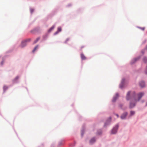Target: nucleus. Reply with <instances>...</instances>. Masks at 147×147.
Returning a JSON list of instances; mask_svg holds the SVG:
<instances>
[{
    "mask_svg": "<svg viewBox=\"0 0 147 147\" xmlns=\"http://www.w3.org/2000/svg\"><path fill=\"white\" fill-rule=\"evenodd\" d=\"M121 106H122V105H119V106H120V107L121 108Z\"/></svg>",
    "mask_w": 147,
    "mask_h": 147,
    "instance_id": "25",
    "label": "nucleus"
},
{
    "mask_svg": "<svg viewBox=\"0 0 147 147\" xmlns=\"http://www.w3.org/2000/svg\"><path fill=\"white\" fill-rule=\"evenodd\" d=\"M61 28L60 27H59L58 28V30H57V31L56 33H55V34H57L59 32H61Z\"/></svg>",
    "mask_w": 147,
    "mask_h": 147,
    "instance_id": "9",
    "label": "nucleus"
},
{
    "mask_svg": "<svg viewBox=\"0 0 147 147\" xmlns=\"http://www.w3.org/2000/svg\"><path fill=\"white\" fill-rule=\"evenodd\" d=\"M30 40V39H28L22 41L21 45V47L22 48L24 47L26 45V42Z\"/></svg>",
    "mask_w": 147,
    "mask_h": 147,
    "instance_id": "2",
    "label": "nucleus"
},
{
    "mask_svg": "<svg viewBox=\"0 0 147 147\" xmlns=\"http://www.w3.org/2000/svg\"><path fill=\"white\" fill-rule=\"evenodd\" d=\"M119 97V94L118 93H116L115 95V96L113 98L112 100V101L113 102H115L117 99V98Z\"/></svg>",
    "mask_w": 147,
    "mask_h": 147,
    "instance_id": "5",
    "label": "nucleus"
},
{
    "mask_svg": "<svg viewBox=\"0 0 147 147\" xmlns=\"http://www.w3.org/2000/svg\"><path fill=\"white\" fill-rule=\"evenodd\" d=\"M111 118H109V119L108 121H107V122L106 123H105V126H106L107 124V123H108V124L111 121Z\"/></svg>",
    "mask_w": 147,
    "mask_h": 147,
    "instance_id": "10",
    "label": "nucleus"
},
{
    "mask_svg": "<svg viewBox=\"0 0 147 147\" xmlns=\"http://www.w3.org/2000/svg\"><path fill=\"white\" fill-rule=\"evenodd\" d=\"M124 81V79H123L122 80V82H121V84L120 85V87L121 88H122L123 87V86L122 85H121V84H123V82Z\"/></svg>",
    "mask_w": 147,
    "mask_h": 147,
    "instance_id": "12",
    "label": "nucleus"
},
{
    "mask_svg": "<svg viewBox=\"0 0 147 147\" xmlns=\"http://www.w3.org/2000/svg\"><path fill=\"white\" fill-rule=\"evenodd\" d=\"M38 48V46H36L34 49L32 51L33 52H34Z\"/></svg>",
    "mask_w": 147,
    "mask_h": 147,
    "instance_id": "15",
    "label": "nucleus"
},
{
    "mask_svg": "<svg viewBox=\"0 0 147 147\" xmlns=\"http://www.w3.org/2000/svg\"><path fill=\"white\" fill-rule=\"evenodd\" d=\"M134 60L135 61H136L137 60V59H135Z\"/></svg>",
    "mask_w": 147,
    "mask_h": 147,
    "instance_id": "24",
    "label": "nucleus"
},
{
    "mask_svg": "<svg viewBox=\"0 0 147 147\" xmlns=\"http://www.w3.org/2000/svg\"><path fill=\"white\" fill-rule=\"evenodd\" d=\"M116 115L117 116V117H119V115H118V114H116Z\"/></svg>",
    "mask_w": 147,
    "mask_h": 147,
    "instance_id": "23",
    "label": "nucleus"
},
{
    "mask_svg": "<svg viewBox=\"0 0 147 147\" xmlns=\"http://www.w3.org/2000/svg\"><path fill=\"white\" fill-rule=\"evenodd\" d=\"M140 28L141 29V30H144V27H143V28Z\"/></svg>",
    "mask_w": 147,
    "mask_h": 147,
    "instance_id": "21",
    "label": "nucleus"
},
{
    "mask_svg": "<svg viewBox=\"0 0 147 147\" xmlns=\"http://www.w3.org/2000/svg\"><path fill=\"white\" fill-rule=\"evenodd\" d=\"M118 127V125H116L115 127L112 129L111 131V133L112 134H115L116 133Z\"/></svg>",
    "mask_w": 147,
    "mask_h": 147,
    "instance_id": "3",
    "label": "nucleus"
},
{
    "mask_svg": "<svg viewBox=\"0 0 147 147\" xmlns=\"http://www.w3.org/2000/svg\"><path fill=\"white\" fill-rule=\"evenodd\" d=\"M95 141V140L94 138H92L90 141V144H92Z\"/></svg>",
    "mask_w": 147,
    "mask_h": 147,
    "instance_id": "8",
    "label": "nucleus"
},
{
    "mask_svg": "<svg viewBox=\"0 0 147 147\" xmlns=\"http://www.w3.org/2000/svg\"><path fill=\"white\" fill-rule=\"evenodd\" d=\"M69 40V38H67L66 40H65V43H67V41H68Z\"/></svg>",
    "mask_w": 147,
    "mask_h": 147,
    "instance_id": "19",
    "label": "nucleus"
},
{
    "mask_svg": "<svg viewBox=\"0 0 147 147\" xmlns=\"http://www.w3.org/2000/svg\"><path fill=\"white\" fill-rule=\"evenodd\" d=\"M40 39V38L38 37L37 38L36 40L34 41V43L35 44Z\"/></svg>",
    "mask_w": 147,
    "mask_h": 147,
    "instance_id": "13",
    "label": "nucleus"
},
{
    "mask_svg": "<svg viewBox=\"0 0 147 147\" xmlns=\"http://www.w3.org/2000/svg\"><path fill=\"white\" fill-rule=\"evenodd\" d=\"M144 94L143 92H140L136 94L134 92L129 91L127 93L126 98L127 100H130L129 107L130 108L134 107L137 102L140 100Z\"/></svg>",
    "mask_w": 147,
    "mask_h": 147,
    "instance_id": "1",
    "label": "nucleus"
},
{
    "mask_svg": "<svg viewBox=\"0 0 147 147\" xmlns=\"http://www.w3.org/2000/svg\"><path fill=\"white\" fill-rule=\"evenodd\" d=\"M140 86L141 87H143L145 86V83L143 81H141L140 83Z\"/></svg>",
    "mask_w": 147,
    "mask_h": 147,
    "instance_id": "6",
    "label": "nucleus"
},
{
    "mask_svg": "<svg viewBox=\"0 0 147 147\" xmlns=\"http://www.w3.org/2000/svg\"><path fill=\"white\" fill-rule=\"evenodd\" d=\"M38 48V46H36L34 49L32 51L33 52H34Z\"/></svg>",
    "mask_w": 147,
    "mask_h": 147,
    "instance_id": "14",
    "label": "nucleus"
},
{
    "mask_svg": "<svg viewBox=\"0 0 147 147\" xmlns=\"http://www.w3.org/2000/svg\"><path fill=\"white\" fill-rule=\"evenodd\" d=\"M146 106H147V102H146Z\"/></svg>",
    "mask_w": 147,
    "mask_h": 147,
    "instance_id": "27",
    "label": "nucleus"
},
{
    "mask_svg": "<svg viewBox=\"0 0 147 147\" xmlns=\"http://www.w3.org/2000/svg\"><path fill=\"white\" fill-rule=\"evenodd\" d=\"M146 49H147V46L146 47Z\"/></svg>",
    "mask_w": 147,
    "mask_h": 147,
    "instance_id": "28",
    "label": "nucleus"
},
{
    "mask_svg": "<svg viewBox=\"0 0 147 147\" xmlns=\"http://www.w3.org/2000/svg\"><path fill=\"white\" fill-rule=\"evenodd\" d=\"M127 114V112H125L123 113L121 116V119H124L126 118Z\"/></svg>",
    "mask_w": 147,
    "mask_h": 147,
    "instance_id": "4",
    "label": "nucleus"
},
{
    "mask_svg": "<svg viewBox=\"0 0 147 147\" xmlns=\"http://www.w3.org/2000/svg\"><path fill=\"white\" fill-rule=\"evenodd\" d=\"M34 11V9H30V12L31 13H32L33 11Z\"/></svg>",
    "mask_w": 147,
    "mask_h": 147,
    "instance_id": "20",
    "label": "nucleus"
},
{
    "mask_svg": "<svg viewBox=\"0 0 147 147\" xmlns=\"http://www.w3.org/2000/svg\"><path fill=\"white\" fill-rule=\"evenodd\" d=\"M55 28L54 26H52L50 29H49L48 32H51Z\"/></svg>",
    "mask_w": 147,
    "mask_h": 147,
    "instance_id": "11",
    "label": "nucleus"
},
{
    "mask_svg": "<svg viewBox=\"0 0 147 147\" xmlns=\"http://www.w3.org/2000/svg\"><path fill=\"white\" fill-rule=\"evenodd\" d=\"M7 88V86H4L3 87V89L4 90H6V89Z\"/></svg>",
    "mask_w": 147,
    "mask_h": 147,
    "instance_id": "17",
    "label": "nucleus"
},
{
    "mask_svg": "<svg viewBox=\"0 0 147 147\" xmlns=\"http://www.w3.org/2000/svg\"><path fill=\"white\" fill-rule=\"evenodd\" d=\"M83 134H84V133H83V132H82V133L81 134L82 136H83Z\"/></svg>",
    "mask_w": 147,
    "mask_h": 147,
    "instance_id": "22",
    "label": "nucleus"
},
{
    "mask_svg": "<svg viewBox=\"0 0 147 147\" xmlns=\"http://www.w3.org/2000/svg\"><path fill=\"white\" fill-rule=\"evenodd\" d=\"M81 57L82 59L83 60H85L86 59V57L83 54H81Z\"/></svg>",
    "mask_w": 147,
    "mask_h": 147,
    "instance_id": "7",
    "label": "nucleus"
},
{
    "mask_svg": "<svg viewBox=\"0 0 147 147\" xmlns=\"http://www.w3.org/2000/svg\"><path fill=\"white\" fill-rule=\"evenodd\" d=\"M135 113V112L134 111H131L130 112V115H134Z\"/></svg>",
    "mask_w": 147,
    "mask_h": 147,
    "instance_id": "16",
    "label": "nucleus"
},
{
    "mask_svg": "<svg viewBox=\"0 0 147 147\" xmlns=\"http://www.w3.org/2000/svg\"><path fill=\"white\" fill-rule=\"evenodd\" d=\"M144 61L145 62H146V61H147V58L146 57H145L144 59Z\"/></svg>",
    "mask_w": 147,
    "mask_h": 147,
    "instance_id": "18",
    "label": "nucleus"
},
{
    "mask_svg": "<svg viewBox=\"0 0 147 147\" xmlns=\"http://www.w3.org/2000/svg\"><path fill=\"white\" fill-rule=\"evenodd\" d=\"M16 78L17 79L18 78V77H16Z\"/></svg>",
    "mask_w": 147,
    "mask_h": 147,
    "instance_id": "26",
    "label": "nucleus"
}]
</instances>
